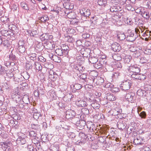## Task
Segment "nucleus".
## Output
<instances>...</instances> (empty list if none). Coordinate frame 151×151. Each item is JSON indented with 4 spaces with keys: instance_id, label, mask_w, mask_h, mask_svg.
I'll use <instances>...</instances> for the list:
<instances>
[{
    "instance_id": "51",
    "label": "nucleus",
    "mask_w": 151,
    "mask_h": 151,
    "mask_svg": "<svg viewBox=\"0 0 151 151\" xmlns=\"http://www.w3.org/2000/svg\"><path fill=\"white\" fill-rule=\"evenodd\" d=\"M112 89H111L110 90L112 93H116L118 92L119 91V89L117 88H114L113 87V88H111Z\"/></svg>"
},
{
    "instance_id": "19",
    "label": "nucleus",
    "mask_w": 151,
    "mask_h": 151,
    "mask_svg": "<svg viewBox=\"0 0 151 151\" xmlns=\"http://www.w3.org/2000/svg\"><path fill=\"white\" fill-rule=\"evenodd\" d=\"M38 19L41 20L42 22H45L49 19L47 15H43L41 17H39Z\"/></svg>"
},
{
    "instance_id": "38",
    "label": "nucleus",
    "mask_w": 151,
    "mask_h": 151,
    "mask_svg": "<svg viewBox=\"0 0 151 151\" xmlns=\"http://www.w3.org/2000/svg\"><path fill=\"white\" fill-rule=\"evenodd\" d=\"M86 76L87 75L86 74L83 73L80 75L79 77L80 79H82L84 81H86L87 79Z\"/></svg>"
},
{
    "instance_id": "33",
    "label": "nucleus",
    "mask_w": 151,
    "mask_h": 151,
    "mask_svg": "<svg viewBox=\"0 0 151 151\" xmlns=\"http://www.w3.org/2000/svg\"><path fill=\"white\" fill-rule=\"evenodd\" d=\"M17 140L18 141H20L22 144H24L26 142L25 138L19 136L17 139Z\"/></svg>"
},
{
    "instance_id": "7",
    "label": "nucleus",
    "mask_w": 151,
    "mask_h": 151,
    "mask_svg": "<svg viewBox=\"0 0 151 151\" xmlns=\"http://www.w3.org/2000/svg\"><path fill=\"white\" fill-rule=\"evenodd\" d=\"M52 37V35H49L48 33H44L42 35L40 36V38L42 41H48Z\"/></svg>"
},
{
    "instance_id": "28",
    "label": "nucleus",
    "mask_w": 151,
    "mask_h": 151,
    "mask_svg": "<svg viewBox=\"0 0 151 151\" xmlns=\"http://www.w3.org/2000/svg\"><path fill=\"white\" fill-rule=\"evenodd\" d=\"M44 44H45L47 46V47L50 49L52 48V44L51 42L49 41H45Z\"/></svg>"
},
{
    "instance_id": "49",
    "label": "nucleus",
    "mask_w": 151,
    "mask_h": 151,
    "mask_svg": "<svg viewBox=\"0 0 151 151\" xmlns=\"http://www.w3.org/2000/svg\"><path fill=\"white\" fill-rule=\"evenodd\" d=\"M82 111L84 114H88L89 113V111L88 109L87 108H83L82 109Z\"/></svg>"
},
{
    "instance_id": "46",
    "label": "nucleus",
    "mask_w": 151,
    "mask_h": 151,
    "mask_svg": "<svg viewBox=\"0 0 151 151\" xmlns=\"http://www.w3.org/2000/svg\"><path fill=\"white\" fill-rule=\"evenodd\" d=\"M26 106L27 107V104H24V103L22 104L19 103L18 105V107L20 109H26Z\"/></svg>"
},
{
    "instance_id": "2",
    "label": "nucleus",
    "mask_w": 151,
    "mask_h": 151,
    "mask_svg": "<svg viewBox=\"0 0 151 151\" xmlns=\"http://www.w3.org/2000/svg\"><path fill=\"white\" fill-rule=\"evenodd\" d=\"M66 49H63L61 47L57 48L55 50L56 54L60 56L67 55L69 50V48L68 46H66Z\"/></svg>"
},
{
    "instance_id": "61",
    "label": "nucleus",
    "mask_w": 151,
    "mask_h": 151,
    "mask_svg": "<svg viewBox=\"0 0 151 151\" xmlns=\"http://www.w3.org/2000/svg\"><path fill=\"white\" fill-rule=\"evenodd\" d=\"M116 66L118 68H122V65L121 64V63L119 62H118L116 64Z\"/></svg>"
},
{
    "instance_id": "64",
    "label": "nucleus",
    "mask_w": 151,
    "mask_h": 151,
    "mask_svg": "<svg viewBox=\"0 0 151 151\" xmlns=\"http://www.w3.org/2000/svg\"><path fill=\"white\" fill-rule=\"evenodd\" d=\"M97 3L98 5L103 6V0H99Z\"/></svg>"
},
{
    "instance_id": "21",
    "label": "nucleus",
    "mask_w": 151,
    "mask_h": 151,
    "mask_svg": "<svg viewBox=\"0 0 151 151\" xmlns=\"http://www.w3.org/2000/svg\"><path fill=\"white\" fill-rule=\"evenodd\" d=\"M70 120L71 122L76 125L78 122H79L80 119L78 117H75L74 116Z\"/></svg>"
},
{
    "instance_id": "11",
    "label": "nucleus",
    "mask_w": 151,
    "mask_h": 151,
    "mask_svg": "<svg viewBox=\"0 0 151 151\" xmlns=\"http://www.w3.org/2000/svg\"><path fill=\"white\" fill-rule=\"evenodd\" d=\"M117 125L119 129L122 130L125 129L127 126V124L124 122H117Z\"/></svg>"
},
{
    "instance_id": "14",
    "label": "nucleus",
    "mask_w": 151,
    "mask_h": 151,
    "mask_svg": "<svg viewBox=\"0 0 151 151\" xmlns=\"http://www.w3.org/2000/svg\"><path fill=\"white\" fill-rule=\"evenodd\" d=\"M76 104L78 106L81 107H85L87 105L86 101L83 100L77 101Z\"/></svg>"
},
{
    "instance_id": "3",
    "label": "nucleus",
    "mask_w": 151,
    "mask_h": 151,
    "mask_svg": "<svg viewBox=\"0 0 151 151\" xmlns=\"http://www.w3.org/2000/svg\"><path fill=\"white\" fill-rule=\"evenodd\" d=\"M91 10L87 8H82L80 10V13L82 18L84 19H87L91 14Z\"/></svg>"
},
{
    "instance_id": "55",
    "label": "nucleus",
    "mask_w": 151,
    "mask_h": 151,
    "mask_svg": "<svg viewBox=\"0 0 151 151\" xmlns=\"http://www.w3.org/2000/svg\"><path fill=\"white\" fill-rule=\"evenodd\" d=\"M25 73V75H24V76H23V77L24 79H25V80H27L30 77V75H29L28 73L27 72H26Z\"/></svg>"
},
{
    "instance_id": "37",
    "label": "nucleus",
    "mask_w": 151,
    "mask_h": 151,
    "mask_svg": "<svg viewBox=\"0 0 151 151\" xmlns=\"http://www.w3.org/2000/svg\"><path fill=\"white\" fill-rule=\"evenodd\" d=\"M34 66L35 67L36 69L37 70H41L42 69V67L41 65L39 63H37V64H36L35 62L34 64Z\"/></svg>"
},
{
    "instance_id": "57",
    "label": "nucleus",
    "mask_w": 151,
    "mask_h": 151,
    "mask_svg": "<svg viewBox=\"0 0 151 151\" xmlns=\"http://www.w3.org/2000/svg\"><path fill=\"white\" fill-rule=\"evenodd\" d=\"M143 36L144 37H150V34L149 32H145L143 33Z\"/></svg>"
},
{
    "instance_id": "54",
    "label": "nucleus",
    "mask_w": 151,
    "mask_h": 151,
    "mask_svg": "<svg viewBox=\"0 0 151 151\" xmlns=\"http://www.w3.org/2000/svg\"><path fill=\"white\" fill-rule=\"evenodd\" d=\"M143 76V75H141L139 73V74H137L135 79L140 80H141L142 79L141 77Z\"/></svg>"
},
{
    "instance_id": "31",
    "label": "nucleus",
    "mask_w": 151,
    "mask_h": 151,
    "mask_svg": "<svg viewBox=\"0 0 151 151\" xmlns=\"http://www.w3.org/2000/svg\"><path fill=\"white\" fill-rule=\"evenodd\" d=\"M67 17L70 19H74L75 18V14L74 12L71 11L70 13L67 16Z\"/></svg>"
},
{
    "instance_id": "9",
    "label": "nucleus",
    "mask_w": 151,
    "mask_h": 151,
    "mask_svg": "<svg viewBox=\"0 0 151 151\" xmlns=\"http://www.w3.org/2000/svg\"><path fill=\"white\" fill-rule=\"evenodd\" d=\"M73 68L76 70H78L81 73L84 70L85 68L80 64H76L73 65Z\"/></svg>"
},
{
    "instance_id": "18",
    "label": "nucleus",
    "mask_w": 151,
    "mask_h": 151,
    "mask_svg": "<svg viewBox=\"0 0 151 151\" xmlns=\"http://www.w3.org/2000/svg\"><path fill=\"white\" fill-rule=\"evenodd\" d=\"M107 137V136L106 137L105 136H100L99 137V141L102 143L104 144H106V138Z\"/></svg>"
},
{
    "instance_id": "4",
    "label": "nucleus",
    "mask_w": 151,
    "mask_h": 151,
    "mask_svg": "<svg viewBox=\"0 0 151 151\" xmlns=\"http://www.w3.org/2000/svg\"><path fill=\"white\" fill-rule=\"evenodd\" d=\"M79 137L81 138V139L80 140H78L76 142V144L77 145H82L84 143V140L85 139H87V137L83 133H79Z\"/></svg>"
},
{
    "instance_id": "12",
    "label": "nucleus",
    "mask_w": 151,
    "mask_h": 151,
    "mask_svg": "<svg viewBox=\"0 0 151 151\" xmlns=\"http://www.w3.org/2000/svg\"><path fill=\"white\" fill-rule=\"evenodd\" d=\"M129 71L130 73L135 74H139L140 72V69L139 68L131 67L129 68Z\"/></svg>"
},
{
    "instance_id": "48",
    "label": "nucleus",
    "mask_w": 151,
    "mask_h": 151,
    "mask_svg": "<svg viewBox=\"0 0 151 151\" xmlns=\"http://www.w3.org/2000/svg\"><path fill=\"white\" fill-rule=\"evenodd\" d=\"M139 116L142 118H145L146 116V113L144 111L140 112L139 114Z\"/></svg>"
},
{
    "instance_id": "41",
    "label": "nucleus",
    "mask_w": 151,
    "mask_h": 151,
    "mask_svg": "<svg viewBox=\"0 0 151 151\" xmlns=\"http://www.w3.org/2000/svg\"><path fill=\"white\" fill-rule=\"evenodd\" d=\"M4 46H8V45L10 44L9 42L7 40H3L2 43Z\"/></svg>"
},
{
    "instance_id": "44",
    "label": "nucleus",
    "mask_w": 151,
    "mask_h": 151,
    "mask_svg": "<svg viewBox=\"0 0 151 151\" xmlns=\"http://www.w3.org/2000/svg\"><path fill=\"white\" fill-rule=\"evenodd\" d=\"M29 135L31 137H36L37 134L34 131H30L29 132Z\"/></svg>"
},
{
    "instance_id": "23",
    "label": "nucleus",
    "mask_w": 151,
    "mask_h": 151,
    "mask_svg": "<svg viewBox=\"0 0 151 151\" xmlns=\"http://www.w3.org/2000/svg\"><path fill=\"white\" fill-rule=\"evenodd\" d=\"M81 85L79 84H76L73 86V87H71L72 88H73L74 90V91H76L80 89L81 88Z\"/></svg>"
},
{
    "instance_id": "13",
    "label": "nucleus",
    "mask_w": 151,
    "mask_h": 151,
    "mask_svg": "<svg viewBox=\"0 0 151 151\" xmlns=\"http://www.w3.org/2000/svg\"><path fill=\"white\" fill-rule=\"evenodd\" d=\"M86 122L84 120L80 119L79 122H78L76 126L80 127L79 129H82L84 128L86 125Z\"/></svg>"
},
{
    "instance_id": "39",
    "label": "nucleus",
    "mask_w": 151,
    "mask_h": 151,
    "mask_svg": "<svg viewBox=\"0 0 151 151\" xmlns=\"http://www.w3.org/2000/svg\"><path fill=\"white\" fill-rule=\"evenodd\" d=\"M92 19H91V21H92L91 23L94 24H97V22H98V18L96 16H94L92 17Z\"/></svg>"
},
{
    "instance_id": "50",
    "label": "nucleus",
    "mask_w": 151,
    "mask_h": 151,
    "mask_svg": "<svg viewBox=\"0 0 151 151\" xmlns=\"http://www.w3.org/2000/svg\"><path fill=\"white\" fill-rule=\"evenodd\" d=\"M105 87L106 88H113L114 87V86L112 84L110 83H108L105 85Z\"/></svg>"
},
{
    "instance_id": "62",
    "label": "nucleus",
    "mask_w": 151,
    "mask_h": 151,
    "mask_svg": "<svg viewBox=\"0 0 151 151\" xmlns=\"http://www.w3.org/2000/svg\"><path fill=\"white\" fill-rule=\"evenodd\" d=\"M123 118V117L122 116L121 113H118V115L115 117V118L117 119L119 118L120 119H121Z\"/></svg>"
},
{
    "instance_id": "29",
    "label": "nucleus",
    "mask_w": 151,
    "mask_h": 151,
    "mask_svg": "<svg viewBox=\"0 0 151 151\" xmlns=\"http://www.w3.org/2000/svg\"><path fill=\"white\" fill-rule=\"evenodd\" d=\"M110 11L112 12H116L118 11L119 9L116 6H112L110 9Z\"/></svg>"
},
{
    "instance_id": "60",
    "label": "nucleus",
    "mask_w": 151,
    "mask_h": 151,
    "mask_svg": "<svg viewBox=\"0 0 151 151\" xmlns=\"http://www.w3.org/2000/svg\"><path fill=\"white\" fill-rule=\"evenodd\" d=\"M55 62H57V63H60L61 60V58H60L58 57L57 56H55Z\"/></svg>"
},
{
    "instance_id": "20",
    "label": "nucleus",
    "mask_w": 151,
    "mask_h": 151,
    "mask_svg": "<svg viewBox=\"0 0 151 151\" xmlns=\"http://www.w3.org/2000/svg\"><path fill=\"white\" fill-rule=\"evenodd\" d=\"M22 99L23 102L24 103V104L27 105L29 103V100L28 96H24Z\"/></svg>"
},
{
    "instance_id": "32",
    "label": "nucleus",
    "mask_w": 151,
    "mask_h": 151,
    "mask_svg": "<svg viewBox=\"0 0 151 151\" xmlns=\"http://www.w3.org/2000/svg\"><path fill=\"white\" fill-rule=\"evenodd\" d=\"M66 31L67 32L70 34H74L75 32V31L73 29H70L69 28H67L66 29Z\"/></svg>"
},
{
    "instance_id": "35",
    "label": "nucleus",
    "mask_w": 151,
    "mask_h": 151,
    "mask_svg": "<svg viewBox=\"0 0 151 151\" xmlns=\"http://www.w3.org/2000/svg\"><path fill=\"white\" fill-rule=\"evenodd\" d=\"M18 49L19 52L21 53L24 52L25 51V48L24 46L19 47Z\"/></svg>"
},
{
    "instance_id": "25",
    "label": "nucleus",
    "mask_w": 151,
    "mask_h": 151,
    "mask_svg": "<svg viewBox=\"0 0 151 151\" xmlns=\"http://www.w3.org/2000/svg\"><path fill=\"white\" fill-rule=\"evenodd\" d=\"M141 15L143 17L147 19H149L150 17L149 13L147 12L144 11V12H142L141 13Z\"/></svg>"
},
{
    "instance_id": "56",
    "label": "nucleus",
    "mask_w": 151,
    "mask_h": 151,
    "mask_svg": "<svg viewBox=\"0 0 151 151\" xmlns=\"http://www.w3.org/2000/svg\"><path fill=\"white\" fill-rule=\"evenodd\" d=\"M72 39L70 36H66L65 37V40L68 42H71L72 41Z\"/></svg>"
},
{
    "instance_id": "59",
    "label": "nucleus",
    "mask_w": 151,
    "mask_h": 151,
    "mask_svg": "<svg viewBox=\"0 0 151 151\" xmlns=\"http://www.w3.org/2000/svg\"><path fill=\"white\" fill-rule=\"evenodd\" d=\"M114 109L116 110V111L118 113H121L122 112V110L121 108H116Z\"/></svg>"
},
{
    "instance_id": "53",
    "label": "nucleus",
    "mask_w": 151,
    "mask_h": 151,
    "mask_svg": "<svg viewBox=\"0 0 151 151\" xmlns=\"http://www.w3.org/2000/svg\"><path fill=\"white\" fill-rule=\"evenodd\" d=\"M74 148L73 146H68L66 148V151H74Z\"/></svg>"
},
{
    "instance_id": "40",
    "label": "nucleus",
    "mask_w": 151,
    "mask_h": 151,
    "mask_svg": "<svg viewBox=\"0 0 151 151\" xmlns=\"http://www.w3.org/2000/svg\"><path fill=\"white\" fill-rule=\"evenodd\" d=\"M18 7V6L17 4H14L12 5L11 9L14 11H17V10Z\"/></svg>"
},
{
    "instance_id": "58",
    "label": "nucleus",
    "mask_w": 151,
    "mask_h": 151,
    "mask_svg": "<svg viewBox=\"0 0 151 151\" xmlns=\"http://www.w3.org/2000/svg\"><path fill=\"white\" fill-rule=\"evenodd\" d=\"M39 91H35L34 93V96L36 97H39Z\"/></svg>"
},
{
    "instance_id": "10",
    "label": "nucleus",
    "mask_w": 151,
    "mask_h": 151,
    "mask_svg": "<svg viewBox=\"0 0 151 151\" xmlns=\"http://www.w3.org/2000/svg\"><path fill=\"white\" fill-rule=\"evenodd\" d=\"M69 1H68L64 2L63 5L66 9L71 10L73 8V5L72 3H70Z\"/></svg>"
},
{
    "instance_id": "16",
    "label": "nucleus",
    "mask_w": 151,
    "mask_h": 151,
    "mask_svg": "<svg viewBox=\"0 0 151 151\" xmlns=\"http://www.w3.org/2000/svg\"><path fill=\"white\" fill-rule=\"evenodd\" d=\"M89 61L90 63L94 65L98 62V59L96 57H91L89 58Z\"/></svg>"
},
{
    "instance_id": "8",
    "label": "nucleus",
    "mask_w": 151,
    "mask_h": 151,
    "mask_svg": "<svg viewBox=\"0 0 151 151\" xmlns=\"http://www.w3.org/2000/svg\"><path fill=\"white\" fill-rule=\"evenodd\" d=\"M111 47L112 50L115 52H119L121 50L120 45L116 42L112 44Z\"/></svg>"
},
{
    "instance_id": "45",
    "label": "nucleus",
    "mask_w": 151,
    "mask_h": 151,
    "mask_svg": "<svg viewBox=\"0 0 151 151\" xmlns=\"http://www.w3.org/2000/svg\"><path fill=\"white\" fill-rule=\"evenodd\" d=\"M68 136L70 138H75L76 135L74 132H70L68 134Z\"/></svg>"
},
{
    "instance_id": "6",
    "label": "nucleus",
    "mask_w": 151,
    "mask_h": 151,
    "mask_svg": "<svg viewBox=\"0 0 151 151\" xmlns=\"http://www.w3.org/2000/svg\"><path fill=\"white\" fill-rule=\"evenodd\" d=\"M76 113L73 110L68 109L66 112V117L68 119H70L72 118L75 116Z\"/></svg>"
},
{
    "instance_id": "22",
    "label": "nucleus",
    "mask_w": 151,
    "mask_h": 151,
    "mask_svg": "<svg viewBox=\"0 0 151 151\" xmlns=\"http://www.w3.org/2000/svg\"><path fill=\"white\" fill-rule=\"evenodd\" d=\"M107 99L110 101H114L116 98L114 95L112 94H108L107 96Z\"/></svg>"
},
{
    "instance_id": "43",
    "label": "nucleus",
    "mask_w": 151,
    "mask_h": 151,
    "mask_svg": "<svg viewBox=\"0 0 151 151\" xmlns=\"http://www.w3.org/2000/svg\"><path fill=\"white\" fill-rule=\"evenodd\" d=\"M21 7L24 9L27 10H29L27 4L24 3L23 2L21 3Z\"/></svg>"
},
{
    "instance_id": "34",
    "label": "nucleus",
    "mask_w": 151,
    "mask_h": 151,
    "mask_svg": "<svg viewBox=\"0 0 151 151\" xmlns=\"http://www.w3.org/2000/svg\"><path fill=\"white\" fill-rule=\"evenodd\" d=\"M27 148L29 151H37L36 148L30 145L27 146Z\"/></svg>"
},
{
    "instance_id": "26",
    "label": "nucleus",
    "mask_w": 151,
    "mask_h": 151,
    "mask_svg": "<svg viewBox=\"0 0 151 151\" xmlns=\"http://www.w3.org/2000/svg\"><path fill=\"white\" fill-rule=\"evenodd\" d=\"M117 37L120 40H123L126 38L125 35L124 34H119L117 35Z\"/></svg>"
},
{
    "instance_id": "15",
    "label": "nucleus",
    "mask_w": 151,
    "mask_h": 151,
    "mask_svg": "<svg viewBox=\"0 0 151 151\" xmlns=\"http://www.w3.org/2000/svg\"><path fill=\"white\" fill-rule=\"evenodd\" d=\"M91 106L95 109H98L100 107V104L96 100H93L91 104Z\"/></svg>"
},
{
    "instance_id": "1",
    "label": "nucleus",
    "mask_w": 151,
    "mask_h": 151,
    "mask_svg": "<svg viewBox=\"0 0 151 151\" xmlns=\"http://www.w3.org/2000/svg\"><path fill=\"white\" fill-rule=\"evenodd\" d=\"M132 84V82L129 79L124 80L121 84L120 87L124 91L129 90Z\"/></svg>"
},
{
    "instance_id": "47",
    "label": "nucleus",
    "mask_w": 151,
    "mask_h": 151,
    "mask_svg": "<svg viewBox=\"0 0 151 151\" xmlns=\"http://www.w3.org/2000/svg\"><path fill=\"white\" fill-rule=\"evenodd\" d=\"M9 58L10 60H12L13 61H14L16 60V56L13 54L11 53L9 55Z\"/></svg>"
},
{
    "instance_id": "17",
    "label": "nucleus",
    "mask_w": 151,
    "mask_h": 151,
    "mask_svg": "<svg viewBox=\"0 0 151 151\" xmlns=\"http://www.w3.org/2000/svg\"><path fill=\"white\" fill-rule=\"evenodd\" d=\"M134 35L133 33L131 32L127 37L128 40L130 42H133L136 39V37L134 36Z\"/></svg>"
},
{
    "instance_id": "30",
    "label": "nucleus",
    "mask_w": 151,
    "mask_h": 151,
    "mask_svg": "<svg viewBox=\"0 0 151 151\" xmlns=\"http://www.w3.org/2000/svg\"><path fill=\"white\" fill-rule=\"evenodd\" d=\"M15 81L18 82L19 83L23 81V77L22 75H19L16 77L15 78H14Z\"/></svg>"
},
{
    "instance_id": "5",
    "label": "nucleus",
    "mask_w": 151,
    "mask_h": 151,
    "mask_svg": "<svg viewBox=\"0 0 151 151\" xmlns=\"http://www.w3.org/2000/svg\"><path fill=\"white\" fill-rule=\"evenodd\" d=\"M135 94L133 92H129L127 93L125 96V99L127 101L131 102H134V96Z\"/></svg>"
},
{
    "instance_id": "36",
    "label": "nucleus",
    "mask_w": 151,
    "mask_h": 151,
    "mask_svg": "<svg viewBox=\"0 0 151 151\" xmlns=\"http://www.w3.org/2000/svg\"><path fill=\"white\" fill-rule=\"evenodd\" d=\"M29 56L31 60H34L36 59L37 55L35 53L30 54Z\"/></svg>"
},
{
    "instance_id": "42",
    "label": "nucleus",
    "mask_w": 151,
    "mask_h": 151,
    "mask_svg": "<svg viewBox=\"0 0 151 151\" xmlns=\"http://www.w3.org/2000/svg\"><path fill=\"white\" fill-rule=\"evenodd\" d=\"M107 130V128L106 127H103L101 128L100 132L102 134H104L106 133Z\"/></svg>"
},
{
    "instance_id": "63",
    "label": "nucleus",
    "mask_w": 151,
    "mask_h": 151,
    "mask_svg": "<svg viewBox=\"0 0 151 151\" xmlns=\"http://www.w3.org/2000/svg\"><path fill=\"white\" fill-rule=\"evenodd\" d=\"M127 0H119V1L120 4L122 5H124V4H127L126 1Z\"/></svg>"
},
{
    "instance_id": "24",
    "label": "nucleus",
    "mask_w": 151,
    "mask_h": 151,
    "mask_svg": "<svg viewBox=\"0 0 151 151\" xmlns=\"http://www.w3.org/2000/svg\"><path fill=\"white\" fill-rule=\"evenodd\" d=\"M42 115L41 114L38 112H34L33 114V117L35 119H37L41 117Z\"/></svg>"
},
{
    "instance_id": "27",
    "label": "nucleus",
    "mask_w": 151,
    "mask_h": 151,
    "mask_svg": "<svg viewBox=\"0 0 151 151\" xmlns=\"http://www.w3.org/2000/svg\"><path fill=\"white\" fill-rule=\"evenodd\" d=\"M101 63V62L100 61L99 62H98L97 63L93 65L94 67L97 69H99L101 68L102 67V64Z\"/></svg>"
},
{
    "instance_id": "52",
    "label": "nucleus",
    "mask_w": 151,
    "mask_h": 151,
    "mask_svg": "<svg viewBox=\"0 0 151 151\" xmlns=\"http://www.w3.org/2000/svg\"><path fill=\"white\" fill-rule=\"evenodd\" d=\"M39 125L38 124H32L31 125V128L32 129H37L39 127Z\"/></svg>"
}]
</instances>
